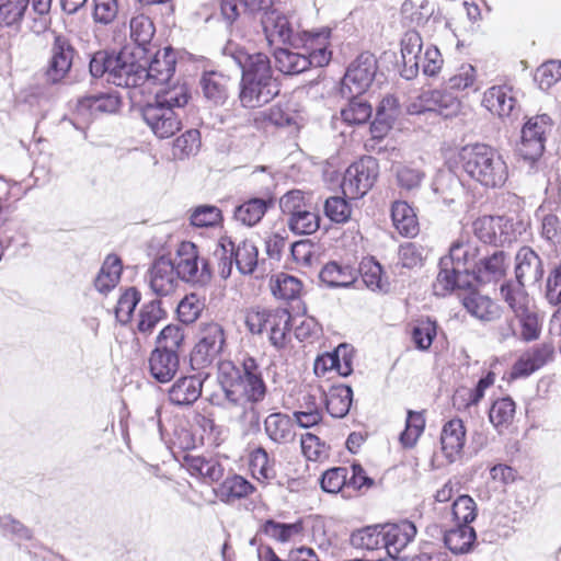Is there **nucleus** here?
I'll list each match as a JSON object with an SVG mask.
<instances>
[{
    "label": "nucleus",
    "instance_id": "nucleus-1",
    "mask_svg": "<svg viewBox=\"0 0 561 561\" xmlns=\"http://www.w3.org/2000/svg\"><path fill=\"white\" fill-rule=\"evenodd\" d=\"M218 378L226 400L233 405L243 407L241 420L251 430H259L260 413L255 405L264 400L267 387L257 360L247 354L239 366L231 362L222 363Z\"/></svg>",
    "mask_w": 561,
    "mask_h": 561
},
{
    "label": "nucleus",
    "instance_id": "nucleus-2",
    "mask_svg": "<svg viewBox=\"0 0 561 561\" xmlns=\"http://www.w3.org/2000/svg\"><path fill=\"white\" fill-rule=\"evenodd\" d=\"M236 60L242 69L239 100L243 107H261L279 93L278 81L265 54L239 51Z\"/></svg>",
    "mask_w": 561,
    "mask_h": 561
},
{
    "label": "nucleus",
    "instance_id": "nucleus-3",
    "mask_svg": "<svg viewBox=\"0 0 561 561\" xmlns=\"http://www.w3.org/2000/svg\"><path fill=\"white\" fill-rule=\"evenodd\" d=\"M190 98V90L184 83L164 87L156 92L154 102L142 107V118L158 138H170L182 127L180 111Z\"/></svg>",
    "mask_w": 561,
    "mask_h": 561
},
{
    "label": "nucleus",
    "instance_id": "nucleus-4",
    "mask_svg": "<svg viewBox=\"0 0 561 561\" xmlns=\"http://www.w3.org/2000/svg\"><path fill=\"white\" fill-rule=\"evenodd\" d=\"M466 174L482 186L502 187L508 179V167L502 154L486 144H469L458 152Z\"/></svg>",
    "mask_w": 561,
    "mask_h": 561
},
{
    "label": "nucleus",
    "instance_id": "nucleus-5",
    "mask_svg": "<svg viewBox=\"0 0 561 561\" xmlns=\"http://www.w3.org/2000/svg\"><path fill=\"white\" fill-rule=\"evenodd\" d=\"M279 207L287 217V226L296 234H311L320 227V217L310 203V196L293 190L279 199Z\"/></svg>",
    "mask_w": 561,
    "mask_h": 561
},
{
    "label": "nucleus",
    "instance_id": "nucleus-6",
    "mask_svg": "<svg viewBox=\"0 0 561 561\" xmlns=\"http://www.w3.org/2000/svg\"><path fill=\"white\" fill-rule=\"evenodd\" d=\"M261 22L266 41L270 44L283 43L299 48L300 45L310 41V38L312 39L308 35L309 31L300 30L299 24L291 16H287L278 11L265 12Z\"/></svg>",
    "mask_w": 561,
    "mask_h": 561
},
{
    "label": "nucleus",
    "instance_id": "nucleus-7",
    "mask_svg": "<svg viewBox=\"0 0 561 561\" xmlns=\"http://www.w3.org/2000/svg\"><path fill=\"white\" fill-rule=\"evenodd\" d=\"M551 130V119L548 115L530 117L522 129L520 142L517 146L518 156L533 165L542 156L547 134Z\"/></svg>",
    "mask_w": 561,
    "mask_h": 561
},
{
    "label": "nucleus",
    "instance_id": "nucleus-8",
    "mask_svg": "<svg viewBox=\"0 0 561 561\" xmlns=\"http://www.w3.org/2000/svg\"><path fill=\"white\" fill-rule=\"evenodd\" d=\"M461 103L453 94L442 90H422L417 95L411 96L407 111L411 115H420L425 112H436L448 118L460 112Z\"/></svg>",
    "mask_w": 561,
    "mask_h": 561
},
{
    "label": "nucleus",
    "instance_id": "nucleus-9",
    "mask_svg": "<svg viewBox=\"0 0 561 561\" xmlns=\"http://www.w3.org/2000/svg\"><path fill=\"white\" fill-rule=\"evenodd\" d=\"M378 175L377 161L366 157L351 164L343 176L341 188L344 197L357 199L363 197L374 185Z\"/></svg>",
    "mask_w": 561,
    "mask_h": 561
},
{
    "label": "nucleus",
    "instance_id": "nucleus-10",
    "mask_svg": "<svg viewBox=\"0 0 561 561\" xmlns=\"http://www.w3.org/2000/svg\"><path fill=\"white\" fill-rule=\"evenodd\" d=\"M377 71V60L370 53H362L348 66L341 83L343 96L362 95L370 87Z\"/></svg>",
    "mask_w": 561,
    "mask_h": 561
},
{
    "label": "nucleus",
    "instance_id": "nucleus-11",
    "mask_svg": "<svg viewBox=\"0 0 561 561\" xmlns=\"http://www.w3.org/2000/svg\"><path fill=\"white\" fill-rule=\"evenodd\" d=\"M108 82L123 88L144 85L142 64L136 60L133 51L124 48L114 55L110 61Z\"/></svg>",
    "mask_w": 561,
    "mask_h": 561
},
{
    "label": "nucleus",
    "instance_id": "nucleus-12",
    "mask_svg": "<svg viewBox=\"0 0 561 561\" xmlns=\"http://www.w3.org/2000/svg\"><path fill=\"white\" fill-rule=\"evenodd\" d=\"M174 267L178 277L185 282L205 284L211 276L208 263L199 259L197 248L192 242L181 243Z\"/></svg>",
    "mask_w": 561,
    "mask_h": 561
},
{
    "label": "nucleus",
    "instance_id": "nucleus-13",
    "mask_svg": "<svg viewBox=\"0 0 561 561\" xmlns=\"http://www.w3.org/2000/svg\"><path fill=\"white\" fill-rule=\"evenodd\" d=\"M226 343L225 331L217 322L201 323L199 341L196 344L192 359L205 366L218 356Z\"/></svg>",
    "mask_w": 561,
    "mask_h": 561
},
{
    "label": "nucleus",
    "instance_id": "nucleus-14",
    "mask_svg": "<svg viewBox=\"0 0 561 561\" xmlns=\"http://www.w3.org/2000/svg\"><path fill=\"white\" fill-rule=\"evenodd\" d=\"M75 53V48L67 37L62 35L55 36L45 71L48 82L59 83L67 77L72 66Z\"/></svg>",
    "mask_w": 561,
    "mask_h": 561
},
{
    "label": "nucleus",
    "instance_id": "nucleus-15",
    "mask_svg": "<svg viewBox=\"0 0 561 561\" xmlns=\"http://www.w3.org/2000/svg\"><path fill=\"white\" fill-rule=\"evenodd\" d=\"M176 54L165 47L158 50L150 64L142 65L144 85H164L168 84L175 71Z\"/></svg>",
    "mask_w": 561,
    "mask_h": 561
},
{
    "label": "nucleus",
    "instance_id": "nucleus-16",
    "mask_svg": "<svg viewBox=\"0 0 561 561\" xmlns=\"http://www.w3.org/2000/svg\"><path fill=\"white\" fill-rule=\"evenodd\" d=\"M480 249L469 237L461 236L449 248L448 256L443 257L444 265H453L471 278L472 270L477 266Z\"/></svg>",
    "mask_w": 561,
    "mask_h": 561
},
{
    "label": "nucleus",
    "instance_id": "nucleus-17",
    "mask_svg": "<svg viewBox=\"0 0 561 561\" xmlns=\"http://www.w3.org/2000/svg\"><path fill=\"white\" fill-rule=\"evenodd\" d=\"M554 347L551 343H542L524 352L511 370V378L518 379L530 376L548 362L552 360Z\"/></svg>",
    "mask_w": 561,
    "mask_h": 561
},
{
    "label": "nucleus",
    "instance_id": "nucleus-18",
    "mask_svg": "<svg viewBox=\"0 0 561 561\" xmlns=\"http://www.w3.org/2000/svg\"><path fill=\"white\" fill-rule=\"evenodd\" d=\"M466 443V427L460 419L446 422L440 433V449L448 463L461 459Z\"/></svg>",
    "mask_w": 561,
    "mask_h": 561
},
{
    "label": "nucleus",
    "instance_id": "nucleus-19",
    "mask_svg": "<svg viewBox=\"0 0 561 561\" xmlns=\"http://www.w3.org/2000/svg\"><path fill=\"white\" fill-rule=\"evenodd\" d=\"M220 251L224 254H231V256H233L238 271L243 275L254 273L259 265V250L256 245L249 240H243L234 244L229 238H221Z\"/></svg>",
    "mask_w": 561,
    "mask_h": 561
},
{
    "label": "nucleus",
    "instance_id": "nucleus-20",
    "mask_svg": "<svg viewBox=\"0 0 561 561\" xmlns=\"http://www.w3.org/2000/svg\"><path fill=\"white\" fill-rule=\"evenodd\" d=\"M178 279L174 263L163 256L156 260L148 272L149 286L157 296L172 294L178 286Z\"/></svg>",
    "mask_w": 561,
    "mask_h": 561
},
{
    "label": "nucleus",
    "instance_id": "nucleus-21",
    "mask_svg": "<svg viewBox=\"0 0 561 561\" xmlns=\"http://www.w3.org/2000/svg\"><path fill=\"white\" fill-rule=\"evenodd\" d=\"M515 275L520 284H537L543 276V265L540 256L529 247H523L515 257Z\"/></svg>",
    "mask_w": 561,
    "mask_h": 561
},
{
    "label": "nucleus",
    "instance_id": "nucleus-22",
    "mask_svg": "<svg viewBox=\"0 0 561 561\" xmlns=\"http://www.w3.org/2000/svg\"><path fill=\"white\" fill-rule=\"evenodd\" d=\"M416 527L409 520L383 526V549L391 558L398 554L413 540Z\"/></svg>",
    "mask_w": 561,
    "mask_h": 561
},
{
    "label": "nucleus",
    "instance_id": "nucleus-23",
    "mask_svg": "<svg viewBox=\"0 0 561 561\" xmlns=\"http://www.w3.org/2000/svg\"><path fill=\"white\" fill-rule=\"evenodd\" d=\"M508 256L503 251H495L491 255L478 260L472 270L471 277L479 283H490L501 279L508 267Z\"/></svg>",
    "mask_w": 561,
    "mask_h": 561
},
{
    "label": "nucleus",
    "instance_id": "nucleus-24",
    "mask_svg": "<svg viewBox=\"0 0 561 561\" xmlns=\"http://www.w3.org/2000/svg\"><path fill=\"white\" fill-rule=\"evenodd\" d=\"M203 379L201 376H185L179 378L168 390L172 404L178 407L192 405L202 394Z\"/></svg>",
    "mask_w": 561,
    "mask_h": 561
},
{
    "label": "nucleus",
    "instance_id": "nucleus-25",
    "mask_svg": "<svg viewBox=\"0 0 561 561\" xmlns=\"http://www.w3.org/2000/svg\"><path fill=\"white\" fill-rule=\"evenodd\" d=\"M180 367L178 352L153 350L149 357L150 375L159 382L165 383L173 379Z\"/></svg>",
    "mask_w": 561,
    "mask_h": 561
},
{
    "label": "nucleus",
    "instance_id": "nucleus-26",
    "mask_svg": "<svg viewBox=\"0 0 561 561\" xmlns=\"http://www.w3.org/2000/svg\"><path fill=\"white\" fill-rule=\"evenodd\" d=\"M483 105L500 117H510L516 107L513 89L508 85L489 88L482 100Z\"/></svg>",
    "mask_w": 561,
    "mask_h": 561
},
{
    "label": "nucleus",
    "instance_id": "nucleus-27",
    "mask_svg": "<svg viewBox=\"0 0 561 561\" xmlns=\"http://www.w3.org/2000/svg\"><path fill=\"white\" fill-rule=\"evenodd\" d=\"M30 0H0V28L19 34L27 18Z\"/></svg>",
    "mask_w": 561,
    "mask_h": 561
},
{
    "label": "nucleus",
    "instance_id": "nucleus-28",
    "mask_svg": "<svg viewBox=\"0 0 561 561\" xmlns=\"http://www.w3.org/2000/svg\"><path fill=\"white\" fill-rule=\"evenodd\" d=\"M402 70L401 76L411 80L417 76L416 53H422L424 43L421 34L416 31H408L401 38Z\"/></svg>",
    "mask_w": 561,
    "mask_h": 561
},
{
    "label": "nucleus",
    "instance_id": "nucleus-29",
    "mask_svg": "<svg viewBox=\"0 0 561 561\" xmlns=\"http://www.w3.org/2000/svg\"><path fill=\"white\" fill-rule=\"evenodd\" d=\"M204 98L214 106L224 105L229 95V77L218 71L204 72L199 80Z\"/></svg>",
    "mask_w": 561,
    "mask_h": 561
},
{
    "label": "nucleus",
    "instance_id": "nucleus-30",
    "mask_svg": "<svg viewBox=\"0 0 561 561\" xmlns=\"http://www.w3.org/2000/svg\"><path fill=\"white\" fill-rule=\"evenodd\" d=\"M440 271L433 284V290L436 296H446L455 289L468 288L471 286V278L468 273H462L453 265H444L440 260Z\"/></svg>",
    "mask_w": 561,
    "mask_h": 561
},
{
    "label": "nucleus",
    "instance_id": "nucleus-31",
    "mask_svg": "<svg viewBox=\"0 0 561 561\" xmlns=\"http://www.w3.org/2000/svg\"><path fill=\"white\" fill-rule=\"evenodd\" d=\"M119 99L112 94L89 95L80 99L76 112L84 119L102 113H114L119 107Z\"/></svg>",
    "mask_w": 561,
    "mask_h": 561
},
{
    "label": "nucleus",
    "instance_id": "nucleus-32",
    "mask_svg": "<svg viewBox=\"0 0 561 561\" xmlns=\"http://www.w3.org/2000/svg\"><path fill=\"white\" fill-rule=\"evenodd\" d=\"M330 34L331 31L327 27L317 32H308L312 39L310 38L300 47L308 50L307 60L309 61V67H323L330 62L332 57V53L328 50Z\"/></svg>",
    "mask_w": 561,
    "mask_h": 561
},
{
    "label": "nucleus",
    "instance_id": "nucleus-33",
    "mask_svg": "<svg viewBox=\"0 0 561 561\" xmlns=\"http://www.w3.org/2000/svg\"><path fill=\"white\" fill-rule=\"evenodd\" d=\"M264 430L268 438L276 444H288L295 439V424L287 414L276 412L264 421Z\"/></svg>",
    "mask_w": 561,
    "mask_h": 561
},
{
    "label": "nucleus",
    "instance_id": "nucleus-34",
    "mask_svg": "<svg viewBox=\"0 0 561 561\" xmlns=\"http://www.w3.org/2000/svg\"><path fill=\"white\" fill-rule=\"evenodd\" d=\"M462 305L471 316L481 321H493L501 316L500 306L479 293H470L463 297Z\"/></svg>",
    "mask_w": 561,
    "mask_h": 561
},
{
    "label": "nucleus",
    "instance_id": "nucleus-35",
    "mask_svg": "<svg viewBox=\"0 0 561 561\" xmlns=\"http://www.w3.org/2000/svg\"><path fill=\"white\" fill-rule=\"evenodd\" d=\"M319 276L329 287H348L357 279V271L333 261L322 267Z\"/></svg>",
    "mask_w": 561,
    "mask_h": 561
},
{
    "label": "nucleus",
    "instance_id": "nucleus-36",
    "mask_svg": "<svg viewBox=\"0 0 561 561\" xmlns=\"http://www.w3.org/2000/svg\"><path fill=\"white\" fill-rule=\"evenodd\" d=\"M393 226L400 234L414 237L419 232V222L414 210L405 202H394L391 207Z\"/></svg>",
    "mask_w": 561,
    "mask_h": 561
},
{
    "label": "nucleus",
    "instance_id": "nucleus-37",
    "mask_svg": "<svg viewBox=\"0 0 561 561\" xmlns=\"http://www.w3.org/2000/svg\"><path fill=\"white\" fill-rule=\"evenodd\" d=\"M353 399V391L351 387L340 385L332 387L328 394L324 396L327 411L333 417H344L351 408Z\"/></svg>",
    "mask_w": 561,
    "mask_h": 561
},
{
    "label": "nucleus",
    "instance_id": "nucleus-38",
    "mask_svg": "<svg viewBox=\"0 0 561 561\" xmlns=\"http://www.w3.org/2000/svg\"><path fill=\"white\" fill-rule=\"evenodd\" d=\"M122 262L116 255H108L94 280V286L101 294H107L116 287L121 279Z\"/></svg>",
    "mask_w": 561,
    "mask_h": 561
},
{
    "label": "nucleus",
    "instance_id": "nucleus-39",
    "mask_svg": "<svg viewBox=\"0 0 561 561\" xmlns=\"http://www.w3.org/2000/svg\"><path fill=\"white\" fill-rule=\"evenodd\" d=\"M290 313L285 309H276L273 310L270 324L271 333L268 335V340L271 344L277 348H284L289 341V332H290Z\"/></svg>",
    "mask_w": 561,
    "mask_h": 561
},
{
    "label": "nucleus",
    "instance_id": "nucleus-40",
    "mask_svg": "<svg viewBox=\"0 0 561 561\" xmlns=\"http://www.w3.org/2000/svg\"><path fill=\"white\" fill-rule=\"evenodd\" d=\"M277 69L284 75H298L309 69L306 54L290 51L287 48H278L274 53Z\"/></svg>",
    "mask_w": 561,
    "mask_h": 561
},
{
    "label": "nucleus",
    "instance_id": "nucleus-41",
    "mask_svg": "<svg viewBox=\"0 0 561 561\" xmlns=\"http://www.w3.org/2000/svg\"><path fill=\"white\" fill-rule=\"evenodd\" d=\"M494 381L495 375L490 371L478 381L474 389H459L454 397V405L458 409L477 405L484 397L485 390L490 388Z\"/></svg>",
    "mask_w": 561,
    "mask_h": 561
},
{
    "label": "nucleus",
    "instance_id": "nucleus-42",
    "mask_svg": "<svg viewBox=\"0 0 561 561\" xmlns=\"http://www.w3.org/2000/svg\"><path fill=\"white\" fill-rule=\"evenodd\" d=\"M254 486L241 476L228 477L218 486L216 493L218 497L226 503L233 502L234 500L245 497L251 494Z\"/></svg>",
    "mask_w": 561,
    "mask_h": 561
},
{
    "label": "nucleus",
    "instance_id": "nucleus-43",
    "mask_svg": "<svg viewBox=\"0 0 561 561\" xmlns=\"http://www.w3.org/2000/svg\"><path fill=\"white\" fill-rule=\"evenodd\" d=\"M268 203L264 198H251L234 209L233 217L240 224L253 227L261 221L266 213Z\"/></svg>",
    "mask_w": 561,
    "mask_h": 561
},
{
    "label": "nucleus",
    "instance_id": "nucleus-44",
    "mask_svg": "<svg viewBox=\"0 0 561 561\" xmlns=\"http://www.w3.org/2000/svg\"><path fill=\"white\" fill-rule=\"evenodd\" d=\"M165 312L161 308V301L158 299L151 300L144 305L139 311L137 321V332L142 336H149L157 324L164 318Z\"/></svg>",
    "mask_w": 561,
    "mask_h": 561
},
{
    "label": "nucleus",
    "instance_id": "nucleus-45",
    "mask_svg": "<svg viewBox=\"0 0 561 561\" xmlns=\"http://www.w3.org/2000/svg\"><path fill=\"white\" fill-rule=\"evenodd\" d=\"M185 463L187 470L193 476H198L209 481H218L222 474V467L214 459H206L201 456H187L185 457Z\"/></svg>",
    "mask_w": 561,
    "mask_h": 561
},
{
    "label": "nucleus",
    "instance_id": "nucleus-46",
    "mask_svg": "<svg viewBox=\"0 0 561 561\" xmlns=\"http://www.w3.org/2000/svg\"><path fill=\"white\" fill-rule=\"evenodd\" d=\"M250 469L252 476L262 483H268L276 477L274 462L271 461L267 451L257 447L250 455Z\"/></svg>",
    "mask_w": 561,
    "mask_h": 561
},
{
    "label": "nucleus",
    "instance_id": "nucleus-47",
    "mask_svg": "<svg viewBox=\"0 0 561 561\" xmlns=\"http://www.w3.org/2000/svg\"><path fill=\"white\" fill-rule=\"evenodd\" d=\"M474 539L476 533L468 525H456V528L447 531L444 538L445 545L456 554L468 552Z\"/></svg>",
    "mask_w": 561,
    "mask_h": 561
},
{
    "label": "nucleus",
    "instance_id": "nucleus-48",
    "mask_svg": "<svg viewBox=\"0 0 561 561\" xmlns=\"http://www.w3.org/2000/svg\"><path fill=\"white\" fill-rule=\"evenodd\" d=\"M32 9H28V31L39 35L49 27L48 14L51 8V0H30Z\"/></svg>",
    "mask_w": 561,
    "mask_h": 561
},
{
    "label": "nucleus",
    "instance_id": "nucleus-49",
    "mask_svg": "<svg viewBox=\"0 0 561 561\" xmlns=\"http://www.w3.org/2000/svg\"><path fill=\"white\" fill-rule=\"evenodd\" d=\"M515 403L511 398H502L493 402L489 411V419L499 433L513 422Z\"/></svg>",
    "mask_w": 561,
    "mask_h": 561
},
{
    "label": "nucleus",
    "instance_id": "nucleus-50",
    "mask_svg": "<svg viewBox=\"0 0 561 561\" xmlns=\"http://www.w3.org/2000/svg\"><path fill=\"white\" fill-rule=\"evenodd\" d=\"M348 98L351 99L348 104L341 111L343 121L350 125L366 123L371 117V105L362 99L360 95Z\"/></svg>",
    "mask_w": 561,
    "mask_h": 561
},
{
    "label": "nucleus",
    "instance_id": "nucleus-51",
    "mask_svg": "<svg viewBox=\"0 0 561 561\" xmlns=\"http://www.w3.org/2000/svg\"><path fill=\"white\" fill-rule=\"evenodd\" d=\"M351 543L357 549L383 548V526H369L352 534Z\"/></svg>",
    "mask_w": 561,
    "mask_h": 561
},
{
    "label": "nucleus",
    "instance_id": "nucleus-52",
    "mask_svg": "<svg viewBox=\"0 0 561 561\" xmlns=\"http://www.w3.org/2000/svg\"><path fill=\"white\" fill-rule=\"evenodd\" d=\"M261 529L272 539L280 542H288L300 536L304 527L301 522L285 524L268 519L262 525Z\"/></svg>",
    "mask_w": 561,
    "mask_h": 561
},
{
    "label": "nucleus",
    "instance_id": "nucleus-53",
    "mask_svg": "<svg viewBox=\"0 0 561 561\" xmlns=\"http://www.w3.org/2000/svg\"><path fill=\"white\" fill-rule=\"evenodd\" d=\"M526 284L520 283H506L501 287V294L515 316L523 314L529 310V298L524 287Z\"/></svg>",
    "mask_w": 561,
    "mask_h": 561
},
{
    "label": "nucleus",
    "instance_id": "nucleus-54",
    "mask_svg": "<svg viewBox=\"0 0 561 561\" xmlns=\"http://www.w3.org/2000/svg\"><path fill=\"white\" fill-rule=\"evenodd\" d=\"M201 148V135L197 129L186 130L179 136L172 147V154L175 159L183 160L194 156Z\"/></svg>",
    "mask_w": 561,
    "mask_h": 561
},
{
    "label": "nucleus",
    "instance_id": "nucleus-55",
    "mask_svg": "<svg viewBox=\"0 0 561 561\" xmlns=\"http://www.w3.org/2000/svg\"><path fill=\"white\" fill-rule=\"evenodd\" d=\"M271 289L276 298L293 300L300 294L301 282L291 275L280 273L272 280Z\"/></svg>",
    "mask_w": 561,
    "mask_h": 561
},
{
    "label": "nucleus",
    "instance_id": "nucleus-56",
    "mask_svg": "<svg viewBox=\"0 0 561 561\" xmlns=\"http://www.w3.org/2000/svg\"><path fill=\"white\" fill-rule=\"evenodd\" d=\"M265 117L273 125L280 127L298 125L300 119L297 108L290 102L272 106L265 114Z\"/></svg>",
    "mask_w": 561,
    "mask_h": 561
},
{
    "label": "nucleus",
    "instance_id": "nucleus-57",
    "mask_svg": "<svg viewBox=\"0 0 561 561\" xmlns=\"http://www.w3.org/2000/svg\"><path fill=\"white\" fill-rule=\"evenodd\" d=\"M417 72L422 69L427 77H435L442 69L444 60L439 49L434 45H427L422 53H416Z\"/></svg>",
    "mask_w": 561,
    "mask_h": 561
},
{
    "label": "nucleus",
    "instance_id": "nucleus-58",
    "mask_svg": "<svg viewBox=\"0 0 561 561\" xmlns=\"http://www.w3.org/2000/svg\"><path fill=\"white\" fill-rule=\"evenodd\" d=\"M394 174L398 186L408 192L417 190L425 176L421 169L410 164L396 165Z\"/></svg>",
    "mask_w": 561,
    "mask_h": 561
},
{
    "label": "nucleus",
    "instance_id": "nucleus-59",
    "mask_svg": "<svg viewBox=\"0 0 561 561\" xmlns=\"http://www.w3.org/2000/svg\"><path fill=\"white\" fill-rule=\"evenodd\" d=\"M451 517L455 525H468L477 517V505L469 495H459L451 505Z\"/></svg>",
    "mask_w": 561,
    "mask_h": 561
},
{
    "label": "nucleus",
    "instance_id": "nucleus-60",
    "mask_svg": "<svg viewBox=\"0 0 561 561\" xmlns=\"http://www.w3.org/2000/svg\"><path fill=\"white\" fill-rule=\"evenodd\" d=\"M425 427V420L422 413L409 411L405 422V430L400 435V442L404 447H413Z\"/></svg>",
    "mask_w": 561,
    "mask_h": 561
},
{
    "label": "nucleus",
    "instance_id": "nucleus-61",
    "mask_svg": "<svg viewBox=\"0 0 561 561\" xmlns=\"http://www.w3.org/2000/svg\"><path fill=\"white\" fill-rule=\"evenodd\" d=\"M130 37L138 46H145L150 43L154 35V26L151 20L144 14L131 18Z\"/></svg>",
    "mask_w": 561,
    "mask_h": 561
},
{
    "label": "nucleus",
    "instance_id": "nucleus-62",
    "mask_svg": "<svg viewBox=\"0 0 561 561\" xmlns=\"http://www.w3.org/2000/svg\"><path fill=\"white\" fill-rule=\"evenodd\" d=\"M502 221V217H479L473 221V232L478 239L485 243L495 242L497 230L501 228Z\"/></svg>",
    "mask_w": 561,
    "mask_h": 561
},
{
    "label": "nucleus",
    "instance_id": "nucleus-63",
    "mask_svg": "<svg viewBox=\"0 0 561 561\" xmlns=\"http://www.w3.org/2000/svg\"><path fill=\"white\" fill-rule=\"evenodd\" d=\"M436 323L430 319L419 321L412 330V340L420 351H427L436 336Z\"/></svg>",
    "mask_w": 561,
    "mask_h": 561
},
{
    "label": "nucleus",
    "instance_id": "nucleus-64",
    "mask_svg": "<svg viewBox=\"0 0 561 561\" xmlns=\"http://www.w3.org/2000/svg\"><path fill=\"white\" fill-rule=\"evenodd\" d=\"M561 79V61L549 60L539 66L535 72V81L542 90H548Z\"/></svg>",
    "mask_w": 561,
    "mask_h": 561
}]
</instances>
